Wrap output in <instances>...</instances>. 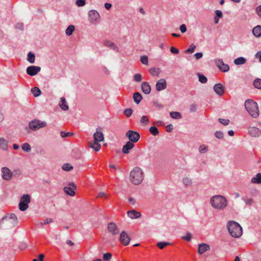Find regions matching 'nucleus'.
<instances>
[{"label":"nucleus","instance_id":"obj_1","mask_svg":"<svg viewBox=\"0 0 261 261\" xmlns=\"http://www.w3.org/2000/svg\"><path fill=\"white\" fill-rule=\"evenodd\" d=\"M212 206L218 211H222L227 205V200L225 197L221 195L213 196L210 200Z\"/></svg>","mask_w":261,"mask_h":261},{"label":"nucleus","instance_id":"obj_2","mask_svg":"<svg viewBox=\"0 0 261 261\" xmlns=\"http://www.w3.org/2000/svg\"><path fill=\"white\" fill-rule=\"evenodd\" d=\"M17 224V218L14 214H10L3 218L0 221V228L11 229Z\"/></svg>","mask_w":261,"mask_h":261},{"label":"nucleus","instance_id":"obj_3","mask_svg":"<svg viewBox=\"0 0 261 261\" xmlns=\"http://www.w3.org/2000/svg\"><path fill=\"white\" fill-rule=\"evenodd\" d=\"M129 177L130 181L134 185L140 184L144 178L143 170L138 167L134 168L130 172Z\"/></svg>","mask_w":261,"mask_h":261},{"label":"nucleus","instance_id":"obj_4","mask_svg":"<svg viewBox=\"0 0 261 261\" xmlns=\"http://www.w3.org/2000/svg\"><path fill=\"white\" fill-rule=\"evenodd\" d=\"M227 229L231 237L240 238L242 234V228L240 225L235 221H229L227 223Z\"/></svg>","mask_w":261,"mask_h":261},{"label":"nucleus","instance_id":"obj_5","mask_svg":"<svg viewBox=\"0 0 261 261\" xmlns=\"http://www.w3.org/2000/svg\"><path fill=\"white\" fill-rule=\"evenodd\" d=\"M245 107L249 114L254 118L259 116V110L256 102L251 99H248L245 102Z\"/></svg>","mask_w":261,"mask_h":261},{"label":"nucleus","instance_id":"obj_6","mask_svg":"<svg viewBox=\"0 0 261 261\" xmlns=\"http://www.w3.org/2000/svg\"><path fill=\"white\" fill-rule=\"evenodd\" d=\"M47 126V123L45 121H41L38 119H34L29 122V128L33 131H36L41 128L45 127Z\"/></svg>","mask_w":261,"mask_h":261},{"label":"nucleus","instance_id":"obj_7","mask_svg":"<svg viewBox=\"0 0 261 261\" xmlns=\"http://www.w3.org/2000/svg\"><path fill=\"white\" fill-rule=\"evenodd\" d=\"M31 202L30 196L28 194L23 195L20 198L19 203V210L21 211H25L29 207V203Z\"/></svg>","mask_w":261,"mask_h":261},{"label":"nucleus","instance_id":"obj_8","mask_svg":"<svg viewBox=\"0 0 261 261\" xmlns=\"http://www.w3.org/2000/svg\"><path fill=\"white\" fill-rule=\"evenodd\" d=\"M126 137L129 139L130 142L133 143L138 142L140 138V134L138 132L130 130L126 133Z\"/></svg>","mask_w":261,"mask_h":261},{"label":"nucleus","instance_id":"obj_9","mask_svg":"<svg viewBox=\"0 0 261 261\" xmlns=\"http://www.w3.org/2000/svg\"><path fill=\"white\" fill-rule=\"evenodd\" d=\"M88 19L90 22L95 23L99 21L100 19V15L96 10H90L88 13Z\"/></svg>","mask_w":261,"mask_h":261},{"label":"nucleus","instance_id":"obj_10","mask_svg":"<svg viewBox=\"0 0 261 261\" xmlns=\"http://www.w3.org/2000/svg\"><path fill=\"white\" fill-rule=\"evenodd\" d=\"M2 177L3 179L9 181L10 180L12 177V172L11 170L7 168L3 167L1 169Z\"/></svg>","mask_w":261,"mask_h":261},{"label":"nucleus","instance_id":"obj_11","mask_svg":"<svg viewBox=\"0 0 261 261\" xmlns=\"http://www.w3.org/2000/svg\"><path fill=\"white\" fill-rule=\"evenodd\" d=\"M94 140L95 141L102 142L104 140V136L102 133V128L99 127L96 128L95 133L93 134Z\"/></svg>","mask_w":261,"mask_h":261},{"label":"nucleus","instance_id":"obj_12","mask_svg":"<svg viewBox=\"0 0 261 261\" xmlns=\"http://www.w3.org/2000/svg\"><path fill=\"white\" fill-rule=\"evenodd\" d=\"M108 230L113 236H116L119 232V229L117 225L113 222H110L108 224Z\"/></svg>","mask_w":261,"mask_h":261},{"label":"nucleus","instance_id":"obj_13","mask_svg":"<svg viewBox=\"0 0 261 261\" xmlns=\"http://www.w3.org/2000/svg\"><path fill=\"white\" fill-rule=\"evenodd\" d=\"M120 242L124 246H127L130 242V238L125 231H122L119 236Z\"/></svg>","mask_w":261,"mask_h":261},{"label":"nucleus","instance_id":"obj_14","mask_svg":"<svg viewBox=\"0 0 261 261\" xmlns=\"http://www.w3.org/2000/svg\"><path fill=\"white\" fill-rule=\"evenodd\" d=\"M41 70V68L37 66H30L27 68V73L31 76L36 75Z\"/></svg>","mask_w":261,"mask_h":261},{"label":"nucleus","instance_id":"obj_15","mask_svg":"<svg viewBox=\"0 0 261 261\" xmlns=\"http://www.w3.org/2000/svg\"><path fill=\"white\" fill-rule=\"evenodd\" d=\"M167 88V82L165 79H161L157 81L155 89L158 91H161Z\"/></svg>","mask_w":261,"mask_h":261},{"label":"nucleus","instance_id":"obj_16","mask_svg":"<svg viewBox=\"0 0 261 261\" xmlns=\"http://www.w3.org/2000/svg\"><path fill=\"white\" fill-rule=\"evenodd\" d=\"M76 186L73 183H69L68 187H65L64 191L65 193L70 196H73L75 194L74 190L76 189Z\"/></svg>","mask_w":261,"mask_h":261},{"label":"nucleus","instance_id":"obj_17","mask_svg":"<svg viewBox=\"0 0 261 261\" xmlns=\"http://www.w3.org/2000/svg\"><path fill=\"white\" fill-rule=\"evenodd\" d=\"M103 44L105 46L109 48L110 49L114 51H116L117 52L119 51L118 47L116 45V44L115 43L111 41L108 40H104Z\"/></svg>","mask_w":261,"mask_h":261},{"label":"nucleus","instance_id":"obj_18","mask_svg":"<svg viewBox=\"0 0 261 261\" xmlns=\"http://www.w3.org/2000/svg\"><path fill=\"white\" fill-rule=\"evenodd\" d=\"M218 67L222 71L226 72L229 70V66L224 63L222 59H219L217 62Z\"/></svg>","mask_w":261,"mask_h":261},{"label":"nucleus","instance_id":"obj_19","mask_svg":"<svg viewBox=\"0 0 261 261\" xmlns=\"http://www.w3.org/2000/svg\"><path fill=\"white\" fill-rule=\"evenodd\" d=\"M214 90L215 91L216 93L219 96H222L224 93V87L220 83H218L215 85V86H214Z\"/></svg>","mask_w":261,"mask_h":261},{"label":"nucleus","instance_id":"obj_20","mask_svg":"<svg viewBox=\"0 0 261 261\" xmlns=\"http://www.w3.org/2000/svg\"><path fill=\"white\" fill-rule=\"evenodd\" d=\"M249 134L254 137H258L260 135L261 132L256 127H250L248 129Z\"/></svg>","mask_w":261,"mask_h":261},{"label":"nucleus","instance_id":"obj_21","mask_svg":"<svg viewBox=\"0 0 261 261\" xmlns=\"http://www.w3.org/2000/svg\"><path fill=\"white\" fill-rule=\"evenodd\" d=\"M141 89L145 94H148L151 92V86L148 82H143L141 83Z\"/></svg>","mask_w":261,"mask_h":261},{"label":"nucleus","instance_id":"obj_22","mask_svg":"<svg viewBox=\"0 0 261 261\" xmlns=\"http://www.w3.org/2000/svg\"><path fill=\"white\" fill-rule=\"evenodd\" d=\"M210 249V246L207 244L202 243L198 245V252L199 254H202Z\"/></svg>","mask_w":261,"mask_h":261},{"label":"nucleus","instance_id":"obj_23","mask_svg":"<svg viewBox=\"0 0 261 261\" xmlns=\"http://www.w3.org/2000/svg\"><path fill=\"white\" fill-rule=\"evenodd\" d=\"M99 142L95 140L91 141L89 142V147L94 149L95 151H98L101 148V145L99 143Z\"/></svg>","mask_w":261,"mask_h":261},{"label":"nucleus","instance_id":"obj_24","mask_svg":"<svg viewBox=\"0 0 261 261\" xmlns=\"http://www.w3.org/2000/svg\"><path fill=\"white\" fill-rule=\"evenodd\" d=\"M134 147V143L128 141L123 146L122 151L124 154H127L129 152V150L133 149Z\"/></svg>","mask_w":261,"mask_h":261},{"label":"nucleus","instance_id":"obj_25","mask_svg":"<svg viewBox=\"0 0 261 261\" xmlns=\"http://www.w3.org/2000/svg\"><path fill=\"white\" fill-rule=\"evenodd\" d=\"M127 216L132 219H138L141 217V214L140 212H137L136 210H133L127 212Z\"/></svg>","mask_w":261,"mask_h":261},{"label":"nucleus","instance_id":"obj_26","mask_svg":"<svg viewBox=\"0 0 261 261\" xmlns=\"http://www.w3.org/2000/svg\"><path fill=\"white\" fill-rule=\"evenodd\" d=\"M59 106L64 111H67L69 109L67 102L65 98L63 97H61L60 99Z\"/></svg>","mask_w":261,"mask_h":261},{"label":"nucleus","instance_id":"obj_27","mask_svg":"<svg viewBox=\"0 0 261 261\" xmlns=\"http://www.w3.org/2000/svg\"><path fill=\"white\" fill-rule=\"evenodd\" d=\"M149 73L153 76H157L160 75L161 70L159 68L152 67L149 69Z\"/></svg>","mask_w":261,"mask_h":261},{"label":"nucleus","instance_id":"obj_28","mask_svg":"<svg viewBox=\"0 0 261 261\" xmlns=\"http://www.w3.org/2000/svg\"><path fill=\"white\" fill-rule=\"evenodd\" d=\"M8 142L3 138H0V148L6 151L8 149Z\"/></svg>","mask_w":261,"mask_h":261},{"label":"nucleus","instance_id":"obj_29","mask_svg":"<svg viewBox=\"0 0 261 261\" xmlns=\"http://www.w3.org/2000/svg\"><path fill=\"white\" fill-rule=\"evenodd\" d=\"M133 99L137 104H139L142 99V96L139 92H135L133 94Z\"/></svg>","mask_w":261,"mask_h":261},{"label":"nucleus","instance_id":"obj_30","mask_svg":"<svg viewBox=\"0 0 261 261\" xmlns=\"http://www.w3.org/2000/svg\"><path fill=\"white\" fill-rule=\"evenodd\" d=\"M183 184L186 187L191 186L192 185V179L189 176H185L182 180Z\"/></svg>","mask_w":261,"mask_h":261},{"label":"nucleus","instance_id":"obj_31","mask_svg":"<svg viewBox=\"0 0 261 261\" xmlns=\"http://www.w3.org/2000/svg\"><path fill=\"white\" fill-rule=\"evenodd\" d=\"M252 33L256 37L261 36V25H257L252 30Z\"/></svg>","mask_w":261,"mask_h":261},{"label":"nucleus","instance_id":"obj_32","mask_svg":"<svg viewBox=\"0 0 261 261\" xmlns=\"http://www.w3.org/2000/svg\"><path fill=\"white\" fill-rule=\"evenodd\" d=\"M233 62L237 65H243L246 62V59L244 57H239L234 59Z\"/></svg>","mask_w":261,"mask_h":261},{"label":"nucleus","instance_id":"obj_33","mask_svg":"<svg viewBox=\"0 0 261 261\" xmlns=\"http://www.w3.org/2000/svg\"><path fill=\"white\" fill-rule=\"evenodd\" d=\"M251 182L253 184H260L261 183V173H259L256 175L255 177H252Z\"/></svg>","mask_w":261,"mask_h":261},{"label":"nucleus","instance_id":"obj_34","mask_svg":"<svg viewBox=\"0 0 261 261\" xmlns=\"http://www.w3.org/2000/svg\"><path fill=\"white\" fill-rule=\"evenodd\" d=\"M31 92L35 97H38L41 94V91L39 88L35 87L31 89Z\"/></svg>","mask_w":261,"mask_h":261},{"label":"nucleus","instance_id":"obj_35","mask_svg":"<svg viewBox=\"0 0 261 261\" xmlns=\"http://www.w3.org/2000/svg\"><path fill=\"white\" fill-rule=\"evenodd\" d=\"M75 30V27L73 25H70L68 27L65 31V33L67 36H70Z\"/></svg>","mask_w":261,"mask_h":261},{"label":"nucleus","instance_id":"obj_36","mask_svg":"<svg viewBox=\"0 0 261 261\" xmlns=\"http://www.w3.org/2000/svg\"><path fill=\"white\" fill-rule=\"evenodd\" d=\"M27 60L30 63H34L35 61V56L31 52H29L28 54Z\"/></svg>","mask_w":261,"mask_h":261},{"label":"nucleus","instance_id":"obj_37","mask_svg":"<svg viewBox=\"0 0 261 261\" xmlns=\"http://www.w3.org/2000/svg\"><path fill=\"white\" fill-rule=\"evenodd\" d=\"M170 115L173 119H178L181 118V114L177 112H171L170 113Z\"/></svg>","mask_w":261,"mask_h":261},{"label":"nucleus","instance_id":"obj_38","mask_svg":"<svg viewBox=\"0 0 261 261\" xmlns=\"http://www.w3.org/2000/svg\"><path fill=\"white\" fill-rule=\"evenodd\" d=\"M208 149V146L204 144L200 145L198 148V150H199V152L201 153H206V152H207Z\"/></svg>","mask_w":261,"mask_h":261},{"label":"nucleus","instance_id":"obj_39","mask_svg":"<svg viewBox=\"0 0 261 261\" xmlns=\"http://www.w3.org/2000/svg\"><path fill=\"white\" fill-rule=\"evenodd\" d=\"M150 133L153 136H156L159 134V132L157 127L155 126H151L149 129Z\"/></svg>","mask_w":261,"mask_h":261},{"label":"nucleus","instance_id":"obj_40","mask_svg":"<svg viewBox=\"0 0 261 261\" xmlns=\"http://www.w3.org/2000/svg\"><path fill=\"white\" fill-rule=\"evenodd\" d=\"M253 85L256 88L261 89V79H255Z\"/></svg>","mask_w":261,"mask_h":261},{"label":"nucleus","instance_id":"obj_41","mask_svg":"<svg viewBox=\"0 0 261 261\" xmlns=\"http://www.w3.org/2000/svg\"><path fill=\"white\" fill-rule=\"evenodd\" d=\"M112 254L110 252H107L103 254L102 259L105 261H109L111 259Z\"/></svg>","mask_w":261,"mask_h":261},{"label":"nucleus","instance_id":"obj_42","mask_svg":"<svg viewBox=\"0 0 261 261\" xmlns=\"http://www.w3.org/2000/svg\"><path fill=\"white\" fill-rule=\"evenodd\" d=\"M22 149L26 152H30L31 150V146L28 143H24L21 146Z\"/></svg>","mask_w":261,"mask_h":261},{"label":"nucleus","instance_id":"obj_43","mask_svg":"<svg viewBox=\"0 0 261 261\" xmlns=\"http://www.w3.org/2000/svg\"><path fill=\"white\" fill-rule=\"evenodd\" d=\"M73 169V167L68 163L64 164L62 166V169L64 171H70Z\"/></svg>","mask_w":261,"mask_h":261},{"label":"nucleus","instance_id":"obj_44","mask_svg":"<svg viewBox=\"0 0 261 261\" xmlns=\"http://www.w3.org/2000/svg\"><path fill=\"white\" fill-rule=\"evenodd\" d=\"M133 80L135 82H140L142 80V75L140 73H136L134 75Z\"/></svg>","mask_w":261,"mask_h":261},{"label":"nucleus","instance_id":"obj_45","mask_svg":"<svg viewBox=\"0 0 261 261\" xmlns=\"http://www.w3.org/2000/svg\"><path fill=\"white\" fill-rule=\"evenodd\" d=\"M198 77H199V81L201 83H205L207 80L206 76H205L204 75L198 73Z\"/></svg>","mask_w":261,"mask_h":261},{"label":"nucleus","instance_id":"obj_46","mask_svg":"<svg viewBox=\"0 0 261 261\" xmlns=\"http://www.w3.org/2000/svg\"><path fill=\"white\" fill-rule=\"evenodd\" d=\"M196 49V46L194 44H191L188 49L186 50V53H193Z\"/></svg>","mask_w":261,"mask_h":261},{"label":"nucleus","instance_id":"obj_47","mask_svg":"<svg viewBox=\"0 0 261 261\" xmlns=\"http://www.w3.org/2000/svg\"><path fill=\"white\" fill-rule=\"evenodd\" d=\"M140 61L141 63L147 65L148 64V57L146 56H141L140 58Z\"/></svg>","mask_w":261,"mask_h":261},{"label":"nucleus","instance_id":"obj_48","mask_svg":"<svg viewBox=\"0 0 261 261\" xmlns=\"http://www.w3.org/2000/svg\"><path fill=\"white\" fill-rule=\"evenodd\" d=\"M169 243L160 242L156 244V246L161 249H163L167 245H169Z\"/></svg>","mask_w":261,"mask_h":261},{"label":"nucleus","instance_id":"obj_49","mask_svg":"<svg viewBox=\"0 0 261 261\" xmlns=\"http://www.w3.org/2000/svg\"><path fill=\"white\" fill-rule=\"evenodd\" d=\"M181 239L188 242H190L192 239V235L189 232H187L185 236L181 237Z\"/></svg>","mask_w":261,"mask_h":261},{"label":"nucleus","instance_id":"obj_50","mask_svg":"<svg viewBox=\"0 0 261 261\" xmlns=\"http://www.w3.org/2000/svg\"><path fill=\"white\" fill-rule=\"evenodd\" d=\"M215 136L218 139H222L224 137V134L221 131H217L215 133Z\"/></svg>","mask_w":261,"mask_h":261},{"label":"nucleus","instance_id":"obj_51","mask_svg":"<svg viewBox=\"0 0 261 261\" xmlns=\"http://www.w3.org/2000/svg\"><path fill=\"white\" fill-rule=\"evenodd\" d=\"M149 122V119L148 117L146 116H143L140 120V122L142 124H147Z\"/></svg>","mask_w":261,"mask_h":261},{"label":"nucleus","instance_id":"obj_52","mask_svg":"<svg viewBox=\"0 0 261 261\" xmlns=\"http://www.w3.org/2000/svg\"><path fill=\"white\" fill-rule=\"evenodd\" d=\"M75 4L78 7H83L86 4L85 0H76L75 2Z\"/></svg>","mask_w":261,"mask_h":261},{"label":"nucleus","instance_id":"obj_53","mask_svg":"<svg viewBox=\"0 0 261 261\" xmlns=\"http://www.w3.org/2000/svg\"><path fill=\"white\" fill-rule=\"evenodd\" d=\"M244 200L245 204L249 206L252 205L253 203V200L252 198H246Z\"/></svg>","mask_w":261,"mask_h":261},{"label":"nucleus","instance_id":"obj_54","mask_svg":"<svg viewBox=\"0 0 261 261\" xmlns=\"http://www.w3.org/2000/svg\"><path fill=\"white\" fill-rule=\"evenodd\" d=\"M133 113V110L132 109H126L124 111V115L127 117H130Z\"/></svg>","mask_w":261,"mask_h":261},{"label":"nucleus","instance_id":"obj_55","mask_svg":"<svg viewBox=\"0 0 261 261\" xmlns=\"http://www.w3.org/2000/svg\"><path fill=\"white\" fill-rule=\"evenodd\" d=\"M197 108V106L195 103H192L190 106L189 110L191 112H196Z\"/></svg>","mask_w":261,"mask_h":261},{"label":"nucleus","instance_id":"obj_56","mask_svg":"<svg viewBox=\"0 0 261 261\" xmlns=\"http://www.w3.org/2000/svg\"><path fill=\"white\" fill-rule=\"evenodd\" d=\"M53 220L50 218H46L44 222H41L40 223V224L41 226H43L44 225H46V224H49V223H51L52 222H53Z\"/></svg>","mask_w":261,"mask_h":261},{"label":"nucleus","instance_id":"obj_57","mask_svg":"<svg viewBox=\"0 0 261 261\" xmlns=\"http://www.w3.org/2000/svg\"><path fill=\"white\" fill-rule=\"evenodd\" d=\"M219 121L223 125H227L229 124L230 121L229 119H225L222 118H219Z\"/></svg>","mask_w":261,"mask_h":261},{"label":"nucleus","instance_id":"obj_58","mask_svg":"<svg viewBox=\"0 0 261 261\" xmlns=\"http://www.w3.org/2000/svg\"><path fill=\"white\" fill-rule=\"evenodd\" d=\"M72 134H73L72 133H69V132L65 133V132H63V131L61 132V136L62 138H66L67 137L72 136Z\"/></svg>","mask_w":261,"mask_h":261},{"label":"nucleus","instance_id":"obj_59","mask_svg":"<svg viewBox=\"0 0 261 261\" xmlns=\"http://www.w3.org/2000/svg\"><path fill=\"white\" fill-rule=\"evenodd\" d=\"M28 247V244L26 242H22L19 245V248L20 250H24Z\"/></svg>","mask_w":261,"mask_h":261},{"label":"nucleus","instance_id":"obj_60","mask_svg":"<svg viewBox=\"0 0 261 261\" xmlns=\"http://www.w3.org/2000/svg\"><path fill=\"white\" fill-rule=\"evenodd\" d=\"M179 30L182 33H184L187 31V27L185 24H182L179 27Z\"/></svg>","mask_w":261,"mask_h":261},{"label":"nucleus","instance_id":"obj_61","mask_svg":"<svg viewBox=\"0 0 261 261\" xmlns=\"http://www.w3.org/2000/svg\"><path fill=\"white\" fill-rule=\"evenodd\" d=\"M170 51L174 54H177L179 53V50L173 46L170 47Z\"/></svg>","mask_w":261,"mask_h":261},{"label":"nucleus","instance_id":"obj_62","mask_svg":"<svg viewBox=\"0 0 261 261\" xmlns=\"http://www.w3.org/2000/svg\"><path fill=\"white\" fill-rule=\"evenodd\" d=\"M44 257V256L43 254H40L39 255L38 258H37V259L35 258L33 260V261H43Z\"/></svg>","mask_w":261,"mask_h":261},{"label":"nucleus","instance_id":"obj_63","mask_svg":"<svg viewBox=\"0 0 261 261\" xmlns=\"http://www.w3.org/2000/svg\"><path fill=\"white\" fill-rule=\"evenodd\" d=\"M194 56L196 60H199L202 57L203 54L202 53H197L194 54Z\"/></svg>","mask_w":261,"mask_h":261},{"label":"nucleus","instance_id":"obj_64","mask_svg":"<svg viewBox=\"0 0 261 261\" xmlns=\"http://www.w3.org/2000/svg\"><path fill=\"white\" fill-rule=\"evenodd\" d=\"M256 12L257 15L261 17V6L257 7L256 9Z\"/></svg>","mask_w":261,"mask_h":261}]
</instances>
